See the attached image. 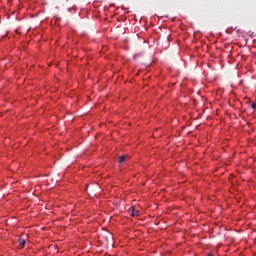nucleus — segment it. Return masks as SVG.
Listing matches in <instances>:
<instances>
[{
	"instance_id": "obj_6",
	"label": "nucleus",
	"mask_w": 256,
	"mask_h": 256,
	"mask_svg": "<svg viewBox=\"0 0 256 256\" xmlns=\"http://www.w3.org/2000/svg\"><path fill=\"white\" fill-rule=\"evenodd\" d=\"M42 229V231H45V227H43V228H41Z\"/></svg>"
},
{
	"instance_id": "obj_3",
	"label": "nucleus",
	"mask_w": 256,
	"mask_h": 256,
	"mask_svg": "<svg viewBox=\"0 0 256 256\" xmlns=\"http://www.w3.org/2000/svg\"><path fill=\"white\" fill-rule=\"evenodd\" d=\"M107 243L110 241V245H113V234L109 233V237H106Z\"/></svg>"
},
{
	"instance_id": "obj_1",
	"label": "nucleus",
	"mask_w": 256,
	"mask_h": 256,
	"mask_svg": "<svg viewBox=\"0 0 256 256\" xmlns=\"http://www.w3.org/2000/svg\"><path fill=\"white\" fill-rule=\"evenodd\" d=\"M131 217H139V210L135 209V207L130 208Z\"/></svg>"
},
{
	"instance_id": "obj_2",
	"label": "nucleus",
	"mask_w": 256,
	"mask_h": 256,
	"mask_svg": "<svg viewBox=\"0 0 256 256\" xmlns=\"http://www.w3.org/2000/svg\"><path fill=\"white\" fill-rule=\"evenodd\" d=\"M127 155H124V156H120L119 158H118V163H119V165H123L124 163H125V161H127Z\"/></svg>"
},
{
	"instance_id": "obj_5",
	"label": "nucleus",
	"mask_w": 256,
	"mask_h": 256,
	"mask_svg": "<svg viewBox=\"0 0 256 256\" xmlns=\"http://www.w3.org/2000/svg\"><path fill=\"white\" fill-rule=\"evenodd\" d=\"M252 109H256V103L251 104Z\"/></svg>"
},
{
	"instance_id": "obj_4",
	"label": "nucleus",
	"mask_w": 256,
	"mask_h": 256,
	"mask_svg": "<svg viewBox=\"0 0 256 256\" xmlns=\"http://www.w3.org/2000/svg\"><path fill=\"white\" fill-rule=\"evenodd\" d=\"M27 243V241L26 240H24V239H19V245H20V247H25V244Z\"/></svg>"
},
{
	"instance_id": "obj_7",
	"label": "nucleus",
	"mask_w": 256,
	"mask_h": 256,
	"mask_svg": "<svg viewBox=\"0 0 256 256\" xmlns=\"http://www.w3.org/2000/svg\"><path fill=\"white\" fill-rule=\"evenodd\" d=\"M207 256H213V254H208Z\"/></svg>"
}]
</instances>
